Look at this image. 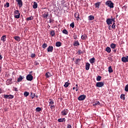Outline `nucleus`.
<instances>
[{
    "mask_svg": "<svg viewBox=\"0 0 128 128\" xmlns=\"http://www.w3.org/2000/svg\"><path fill=\"white\" fill-rule=\"evenodd\" d=\"M112 22H116V18H108L106 20V22L107 24H108V26L112 24Z\"/></svg>",
    "mask_w": 128,
    "mask_h": 128,
    "instance_id": "nucleus-1",
    "label": "nucleus"
},
{
    "mask_svg": "<svg viewBox=\"0 0 128 128\" xmlns=\"http://www.w3.org/2000/svg\"><path fill=\"white\" fill-rule=\"evenodd\" d=\"M106 6H108L110 8H114V4L110 0H108L106 2Z\"/></svg>",
    "mask_w": 128,
    "mask_h": 128,
    "instance_id": "nucleus-2",
    "label": "nucleus"
},
{
    "mask_svg": "<svg viewBox=\"0 0 128 128\" xmlns=\"http://www.w3.org/2000/svg\"><path fill=\"white\" fill-rule=\"evenodd\" d=\"M48 102L50 104V106L51 110H52V108H56V106H54V100L52 99H49Z\"/></svg>",
    "mask_w": 128,
    "mask_h": 128,
    "instance_id": "nucleus-3",
    "label": "nucleus"
},
{
    "mask_svg": "<svg viewBox=\"0 0 128 128\" xmlns=\"http://www.w3.org/2000/svg\"><path fill=\"white\" fill-rule=\"evenodd\" d=\"M14 16L15 18H20V11L18 10H16L14 12Z\"/></svg>",
    "mask_w": 128,
    "mask_h": 128,
    "instance_id": "nucleus-4",
    "label": "nucleus"
},
{
    "mask_svg": "<svg viewBox=\"0 0 128 128\" xmlns=\"http://www.w3.org/2000/svg\"><path fill=\"white\" fill-rule=\"evenodd\" d=\"M26 80L29 82H32L34 80V76L32 74H28L26 76Z\"/></svg>",
    "mask_w": 128,
    "mask_h": 128,
    "instance_id": "nucleus-5",
    "label": "nucleus"
},
{
    "mask_svg": "<svg viewBox=\"0 0 128 128\" xmlns=\"http://www.w3.org/2000/svg\"><path fill=\"white\" fill-rule=\"evenodd\" d=\"M104 86V82H100L96 83V88H102Z\"/></svg>",
    "mask_w": 128,
    "mask_h": 128,
    "instance_id": "nucleus-6",
    "label": "nucleus"
},
{
    "mask_svg": "<svg viewBox=\"0 0 128 128\" xmlns=\"http://www.w3.org/2000/svg\"><path fill=\"white\" fill-rule=\"evenodd\" d=\"M68 114V109H64V110H62L61 112V114L62 116H66Z\"/></svg>",
    "mask_w": 128,
    "mask_h": 128,
    "instance_id": "nucleus-7",
    "label": "nucleus"
},
{
    "mask_svg": "<svg viewBox=\"0 0 128 128\" xmlns=\"http://www.w3.org/2000/svg\"><path fill=\"white\" fill-rule=\"evenodd\" d=\"M86 95L82 94L78 98V100H86Z\"/></svg>",
    "mask_w": 128,
    "mask_h": 128,
    "instance_id": "nucleus-8",
    "label": "nucleus"
},
{
    "mask_svg": "<svg viewBox=\"0 0 128 128\" xmlns=\"http://www.w3.org/2000/svg\"><path fill=\"white\" fill-rule=\"evenodd\" d=\"M12 84V78H8L6 81V86H10V84Z\"/></svg>",
    "mask_w": 128,
    "mask_h": 128,
    "instance_id": "nucleus-9",
    "label": "nucleus"
},
{
    "mask_svg": "<svg viewBox=\"0 0 128 128\" xmlns=\"http://www.w3.org/2000/svg\"><path fill=\"white\" fill-rule=\"evenodd\" d=\"M47 50L48 52H52L54 51V46H49L47 48Z\"/></svg>",
    "mask_w": 128,
    "mask_h": 128,
    "instance_id": "nucleus-10",
    "label": "nucleus"
},
{
    "mask_svg": "<svg viewBox=\"0 0 128 128\" xmlns=\"http://www.w3.org/2000/svg\"><path fill=\"white\" fill-rule=\"evenodd\" d=\"M122 61L123 62H128V56H124L122 58Z\"/></svg>",
    "mask_w": 128,
    "mask_h": 128,
    "instance_id": "nucleus-11",
    "label": "nucleus"
},
{
    "mask_svg": "<svg viewBox=\"0 0 128 128\" xmlns=\"http://www.w3.org/2000/svg\"><path fill=\"white\" fill-rule=\"evenodd\" d=\"M16 2H18V7L20 8L22 6V0H16Z\"/></svg>",
    "mask_w": 128,
    "mask_h": 128,
    "instance_id": "nucleus-12",
    "label": "nucleus"
},
{
    "mask_svg": "<svg viewBox=\"0 0 128 128\" xmlns=\"http://www.w3.org/2000/svg\"><path fill=\"white\" fill-rule=\"evenodd\" d=\"M24 78V76H20L19 78H18L17 80L18 82H22V80Z\"/></svg>",
    "mask_w": 128,
    "mask_h": 128,
    "instance_id": "nucleus-13",
    "label": "nucleus"
},
{
    "mask_svg": "<svg viewBox=\"0 0 128 128\" xmlns=\"http://www.w3.org/2000/svg\"><path fill=\"white\" fill-rule=\"evenodd\" d=\"M4 98H14V96L12 94L4 95Z\"/></svg>",
    "mask_w": 128,
    "mask_h": 128,
    "instance_id": "nucleus-14",
    "label": "nucleus"
},
{
    "mask_svg": "<svg viewBox=\"0 0 128 128\" xmlns=\"http://www.w3.org/2000/svg\"><path fill=\"white\" fill-rule=\"evenodd\" d=\"M74 16L76 18V20H80V14L78 12H76L74 14Z\"/></svg>",
    "mask_w": 128,
    "mask_h": 128,
    "instance_id": "nucleus-15",
    "label": "nucleus"
},
{
    "mask_svg": "<svg viewBox=\"0 0 128 128\" xmlns=\"http://www.w3.org/2000/svg\"><path fill=\"white\" fill-rule=\"evenodd\" d=\"M42 16L44 18H48V12H44V13L42 14Z\"/></svg>",
    "mask_w": 128,
    "mask_h": 128,
    "instance_id": "nucleus-16",
    "label": "nucleus"
},
{
    "mask_svg": "<svg viewBox=\"0 0 128 128\" xmlns=\"http://www.w3.org/2000/svg\"><path fill=\"white\" fill-rule=\"evenodd\" d=\"M100 2H98L94 4L96 8H100Z\"/></svg>",
    "mask_w": 128,
    "mask_h": 128,
    "instance_id": "nucleus-17",
    "label": "nucleus"
},
{
    "mask_svg": "<svg viewBox=\"0 0 128 128\" xmlns=\"http://www.w3.org/2000/svg\"><path fill=\"white\" fill-rule=\"evenodd\" d=\"M90 64L88 62L86 63V70H90Z\"/></svg>",
    "mask_w": 128,
    "mask_h": 128,
    "instance_id": "nucleus-18",
    "label": "nucleus"
},
{
    "mask_svg": "<svg viewBox=\"0 0 128 128\" xmlns=\"http://www.w3.org/2000/svg\"><path fill=\"white\" fill-rule=\"evenodd\" d=\"M58 122H66V118H59L58 120Z\"/></svg>",
    "mask_w": 128,
    "mask_h": 128,
    "instance_id": "nucleus-19",
    "label": "nucleus"
},
{
    "mask_svg": "<svg viewBox=\"0 0 128 128\" xmlns=\"http://www.w3.org/2000/svg\"><path fill=\"white\" fill-rule=\"evenodd\" d=\"M73 46H80V42H78V40L74 41Z\"/></svg>",
    "mask_w": 128,
    "mask_h": 128,
    "instance_id": "nucleus-20",
    "label": "nucleus"
},
{
    "mask_svg": "<svg viewBox=\"0 0 128 128\" xmlns=\"http://www.w3.org/2000/svg\"><path fill=\"white\" fill-rule=\"evenodd\" d=\"M6 36L4 35L2 36V37L1 38V40H2L3 42H6Z\"/></svg>",
    "mask_w": 128,
    "mask_h": 128,
    "instance_id": "nucleus-21",
    "label": "nucleus"
},
{
    "mask_svg": "<svg viewBox=\"0 0 128 128\" xmlns=\"http://www.w3.org/2000/svg\"><path fill=\"white\" fill-rule=\"evenodd\" d=\"M108 71L110 74H112V72H114V70H112V66H110L108 67Z\"/></svg>",
    "mask_w": 128,
    "mask_h": 128,
    "instance_id": "nucleus-22",
    "label": "nucleus"
},
{
    "mask_svg": "<svg viewBox=\"0 0 128 128\" xmlns=\"http://www.w3.org/2000/svg\"><path fill=\"white\" fill-rule=\"evenodd\" d=\"M88 18L89 20H94V16L90 15L88 16Z\"/></svg>",
    "mask_w": 128,
    "mask_h": 128,
    "instance_id": "nucleus-23",
    "label": "nucleus"
},
{
    "mask_svg": "<svg viewBox=\"0 0 128 128\" xmlns=\"http://www.w3.org/2000/svg\"><path fill=\"white\" fill-rule=\"evenodd\" d=\"M56 46L58 48H60V46H62V42H56Z\"/></svg>",
    "mask_w": 128,
    "mask_h": 128,
    "instance_id": "nucleus-24",
    "label": "nucleus"
},
{
    "mask_svg": "<svg viewBox=\"0 0 128 128\" xmlns=\"http://www.w3.org/2000/svg\"><path fill=\"white\" fill-rule=\"evenodd\" d=\"M50 34L52 36H56V32H54V30H52L50 32Z\"/></svg>",
    "mask_w": 128,
    "mask_h": 128,
    "instance_id": "nucleus-25",
    "label": "nucleus"
},
{
    "mask_svg": "<svg viewBox=\"0 0 128 128\" xmlns=\"http://www.w3.org/2000/svg\"><path fill=\"white\" fill-rule=\"evenodd\" d=\"M106 52H108V54L110 53V52H112V50L110 49V48L108 46L106 48Z\"/></svg>",
    "mask_w": 128,
    "mask_h": 128,
    "instance_id": "nucleus-26",
    "label": "nucleus"
},
{
    "mask_svg": "<svg viewBox=\"0 0 128 128\" xmlns=\"http://www.w3.org/2000/svg\"><path fill=\"white\" fill-rule=\"evenodd\" d=\"M45 76H46V78H48L52 76V74L50 73V72H47L46 73Z\"/></svg>",
    "mask_w": 128,
    "mask_h": 128,
    "instance_id": "nucleus-27",
    "label": "nucleus"
},
{
    "mask_svg": "<svg viewBox=\"0 0 128 128\" xmlns=\"http://www.w3.org/2000/svg\"><path fill=\"white\" fill-rule=\"evenodd\" d=\"M14 38L15 40H16L17 42H20V38L18 36H14Z\"/></svg>",
    "mask_w": 128,
    "mask_h": 128,
    "instance_id": "nucleus-28",
    "label": "nucleus"
},
{
    "mask_svg": "<svg viewBox=\"0 0 128 128\" xmlns=\"http://www.w3.org/2000/svg\"><path fill=\"white\" fill-rule=\"evenodd\" d=\"M96 62V58H92L90 59V64H94Z\"/></svg>",
    "mask_w": 128,
    "mask_h": 128,
    "instance_id": "nucleus-29",
    "label": "nucleus"
},
{
    "mask_svg": "<svg viewBox=\"0 0 128 128\" xmlns=\"http://www.w3.org/2000/svg\"><path fill=\"white\" fill-rule=\"evenodd\" d=\"M100 103L98 101H96L94 104L93 106H100Z\"/></svg>",
    "mask_w": 128,
    "mask_h": 128,
    "instance_id": "nucleus-30",
    "label": "nucleus"
},
{
    "mask_svg": "<svg viewBox=\"0 0 128 128\" xmlns=\"http://www.w3.org/2000/svg\"><path fill=\"white\" fill-rule=\"evenodd\" d=\"M33 8H38V3L36 2H34Z\"/></svg>",
    "mask_w": 128,
    "mask_h": 128,
    "instance_id": "nucleus-31",
    "label": "nucleus"
},
{
    "mask_svg": "<svg viewBox=\"0 0 128 128\" xmlns=\"http://www.w3.org/2000/svg\"><path fill=\"white\" fill-rule=\"evenodd\" d=\"M34 20V17L32 16H31L30 17L27 18H26V20H27V22H28V20Z\"/></svg>",
    "mask_w": 128,
    "mask_h": 128,
    "instance_id": "nucleus-32",
    "label": "nucleus"
},
{
    "mask_svg": "<svg viewBox=\"0 0 128 128\" xmlns=\"http://www.w3.org/2000/svg\"><path fill=\"white\" fill-rule=\"evenodd\" d=\"M110 46L112 48L114 49V48H116V44L112 43L110 44Z\"/></svg>",
    "mask_w": 128,
    "mask_h": 128,
    "instance_id": "nucleus-33",
    "label": "nucleus"
},
{
    "mask_svg": "<svg viewBox=\"0 0 128 128\" xmlns=\"http://www.w3.org/2000/svg\"><path fill=\"white\" fill-rule=\"evenodd\" d=\"M102 80V76H98L96 78L97 82H100Z\"/></svg>",
    "mask_w": 128,
    "mask_h": 128,
    "instance_id": "nucleus-34",
    "label": "nucleus"
},
{
    "mask_svg": "<svg viewBox=\"0 0 128 128\" xmlns=\"http://www.w3.org/2000/svg\"><path fill=\"white\" fill-rule=\"evenodd\" d=\"M62 32H63V34H68V32L66 29L63 30L62 31Z\"/></svg>",
    "mask_w": 128,
    "mask_h": 128,
    "instance_id": "nucleus-35",
    "label": "nucleus"
},
{
    "mask_svg": "<svg viewBox=\"0 0 128 128\" xmlns=\"http://www.w3.org/2000/svg\"><path fill=\"white\" fill-rule=\"evenodd\" d=\"M42 48H48V44H46V43H44L42 46Z\"/></svg>",
    "mask_w": 128,
    "mask_h": 128,
    "instance_id": "nucleus-36",
    "label": "nucleus"
},
{
    "mask_svg": "<svg viewBox=\"0 0 128 128\" xmlns=\"http://www.w3.org/2000/svg\"><path fill=\"white\" fill-rule=\"evenodd\" d=\"M30 94V93L28 92H25L24 94V96H28V95Z\"/></svg>",
    "mask_w": 128,
    "mask_h": 128,
    "instance_id": "nucleus-37",
    "label": "nucleus"
},
{
    "mask_svg": "<svg viewBox=\"0 0 128 128\" xmlns=\"http://www.w3.org/2000/svg\"><path fill=\"white\" fill-rule=\"evenodd\" d=\"M42 111V108L38 107L36 108V112H38Z\"/></svg>",
    "mask_w": 128,
    "mask_h": 128,
    "instance_id": "nucleus-38",
    "label": "nucleus"
},
{
    "mask_svg": "<svg viewBox=\"0 0 128 128\" xmlns=\"http://www.w3.org/2000/svg\"><path fill=\"white\" fill-rule=\"evenodd\" d=\"M73 38H74V40H76V38H78V35L76 34V33L74 34Z\"/></svg>",
    "mask_w": 128,
    "mask_h": 128,
    "instance_id": "nucleus-39",
    "label": "nucleus"
},
{
    "mask_svg": "<svg viewBox=\"0 0 128 128\" xmlns=\"http://www.w3.org/2000/svg\"><path fill=\"white\" fill-rule=\"evenodd\" d=\"M81 38L82 40H86V34L82 35Z\"/></svg>",
    "mask_w": 128,
    "mask_h": 128,
    "instance_id": "nucleus-40",
    "label": "nucleus"
},
{
    "mask_svg": "<svg viewBox=\"0 0 128 128\" xmlns=\"http://www.w3.org/2000/svg\"><path fill=\"white\" fill-rule=\"evenodd\" d=\"M70 26L72 28H74V22H72V24H70Z\"/></svg>",
    "mask_w": 128,
    "mask_h": 128,
    "instance_id": "nucleus-41",
    "label": "nucleus"
},
{
    "mask_svg": "<svg viewBox=\"0 0 128 128\" xmlns=\"http://www.w3.org/2000/svg\"><path fill=\"white\" fill-rule=\"evenodd\" d=\"M112 28L114 30H116V22H114L112 26Z\"/></svg>",
    "mask_w": 128,
    "mask_h": 128,
    "instance_id": "nucleus-42",
    "label": "nucleus"
},
{
    "mask_svg": "<svg viewBox=\"0 0 128 128\" xmlns=\"http://www.w3.org/2000/svg\"><path fill=\"white\" fill-rule=\"evenodd\" d=\"M30 96L32 97V98L33 99L34 96H36V94H32V92L30 94Z\"/></svg>",
    "mask_w": 128,
    "mask_h": 128,
    "instance_id": "nucleus-43",
    "label": "nucleus"
},
{
    "mask_svg": "<svg viewBox=\"0 0 128 128\" xmlns=\"http://www.w3.org/2000/svg\"><path fill=\"white\" fill-rule=\"evenodd\" d=\"M68 84H69L68 82H66L64 84V88H68Z\"/></svg>",
    "mask_w": 128,
    "mask_h": 128,
    "instance_id": "nucleus-44",
    "label": "nucleus"
},
{
    "mask_svg": "<svg viewBox=\"0 0 128 128\" xmlns=\"http://www.w3.org/2000/svg\"><path fill=\"white\" fill-rule=\"evenodd\" d=\"M78 54L80 55L82 54V50H79L78 52Z\"/></svg>",
    "mask_w": 128,
    "mask_h": 128,
    "instance_id": "nucleus-45",
    "label": "nucleus"
},
{
    "mask_svg": "<svg viewBox=\"0 0 128 128\" xmlns=\"http://www.w3.org/2000/svg\"><path fill=\"white\" fill-rule=\"evenodd\" d=\"M80 58L76 59V64H78V62H80Z\"/></svg>",
    "mask_w": 128,
    "mask_h": 128,
    "instance_id": "nucleus-46",
    "label": "nucleus"
},
{
    "mask_svg": "<svg viewBox=\"0 0 128 128\" xmlns=\"http://www.w3.org/2000/svg\"><path fill=\"white\" fill-rule=\"evenodd\" d=\"M120 98H122V100H124V98H125L124 94H121Z\"/></svg>",
    "mask_w": 128,
    "mask_h": 128,
    "instance_id": "nucleus-47",
    "label": "nucleus"
},
{
    "mask_svg": "<svg viewBox=\"0 0 128 128\" xmlns=\"http://www.w3.org/2000/svg\"><path fill=\"white\" fill-rule=\"evenodd\" d=\"M124 90H125V92H128V86L127 85L126 86Z\"/></svg>",
    "mask_w": 128,
    "mask_h": 128,
    "instance_id": "nucleus-48",
    "label": "nucleus"
},
{
    "mask_svg": "<svg viewBox=\"0 0 128 128\" xmlns=\"http://www.w3.org/2000/svg\"><path fill=\"white\" fill-rule=\"evenodd\" d=\"M6 8H10V3L8 2L6 3Z\"/></svg>",
    "mask_w": 128,
    "mask_h": 128,
    "instance_id": "nucleus-49",
    "label": "nucleus"
},
{
    "mask_svg": "<svg viewBox=\"0 0 128 128\" xmlns=\"http://www.w3.org/2000/svg\"><path fill=\"white\" fill-rule=\"evenodd\" d=\"M13 90H14L15 92H18V88L13 87Z\"/></svg>",
    "mask_w": 128,
    "mask_h": 128,
    "instance_id": "nucleus-50",
    "label": "nucleus"
},
{
    "mask_svg": "<svg viewBox=\"0 0 128 128\" xmlns=\"http://www.w3.org/2000/svg\"><path fill=\"white\" fill-rule=\"evenodd\" d=\"M36 54H31V58H35Z\"/></svg>",
    "mask_w": 128,
    "mask_h": 128,
    "instance_id": "nucleus-51",
    "label": "nucleus"
},
{
    "mask_svg": "<svg viewBox=\"0 0 128 128\" xmlns=\"http://www.w3.org/2000/svg\"><path fill=\"white\" fill-rule=\"evenodd\" d=\"M49 22L50 24H52V22H54V20H52V19H50V20H49Z\"/></svg>",
    "mask_w": 128,
    "mask_h": 128,
    "instance_id": "nucleus-52",
    "label": "nucleus"
},
{
    "mask_svg": "<svg viewBox=\"0 0 128 128\" xmlns=\"http://www.w3.org/2000/svg\"><path fill=\"white\" fill-rule=\"evenodd\" d=\"M67 128H72V125L70 124H68Z\"/></svg>",
    "mask_w": 128,
    "mask_h": 128,
    "instance_id": "nucleus-53",
    "label": "nucleus"
},
{
    "mask_svg": "<svg viewBox=\"0 0 128 128\" xmlns=\"http://www.w3.org/2000/svg\"><path fill=\"white\" fill-rule=\"evenodd\" d=\"M108 30H112V26L109 25Z\"/></svg>",
    "mask_w": 128,
    "mask_h": 128,
    "instance_id": "nucleus-54",
    "label": "nucleus"
},
{
    "mask_svg": "<svg viewBox=\"0 0 128 128\" xmlns=\"http://www.w3.org/2000/svg\"><path fill=\"white\" fill-rule=\"evenodd\" d=\"M2 56L0 54V60H2Z\"/></svg>",
    "mask_w": 128,
    "mask_h": 128,
    "instance_id": "nucleus-55",
    "label": "nucleus"
},
{
    "mask_svg": "<svg viewBox=\"0 0 128 128\" xmlns=\"http://www.w3.org/2000/svg\"><path fill=\"white\" fill-rule=\"evenodd\" d=\"M76 92H78V87H76Z\"/></svg>",
    "mask_w": 128,
    "mask_h": 128,
    "instance_id": "nucleus-56",
    "label": "nucleus"
},
{
    "mask_svg": "<svg viewBox=\"0 0 128 128\" xmlns=\"http://www.w3.org/2000/svg\"><path fill=\"white\" fill-rule=\"evenodd\" d=\"M2 88H0V94H2Z\"/></svg>",
    "mask_w": 128,
    "mask_h": 128,
    "instance_id": "nucleus-57",
    "label": "nucleus"
},
{
    "mask_svg": "<svg viewBox=\"0 0 128 128\" xmlns=\"http://www.w3.org/2000/svg\"><path fill=\"white\" fill-rule=\"evenodd\" d=\"M2 72V66H0V72Z\"/></svg>",
    "mask_w": 128,
    "mask_h": 128,
    "instance_id": "nucleus-58",
    "label": "nucleus"
},
{
    "mask_svg": "<svg viewBox=\"0 0 128 128\" xmlns=\"http://www.w3.org/2000/svg\"><path fill=\"white\" fill-rule=\"evenodd\" d=\"M76 88H78V84H76Z\"/></svg>",
    "mask_w": 128,
    "mask_h": 128,
    "instance_id": "nucleus-59",
    "label": "nucleus"
},
{
    "mask_svg": "<svg viewBox=\"0 0 128 128\" xmlns=\"http://www.w3.org/2000/svg\"><path fill=\"white\" fill-rule=\"evenodd\" d=\"M114 52H116V50H114Z\"/></svg>",
    "mask_w": 128,
    "mask_h": 128,
    "instance_id": "nucleus-60",
    "label": "nucleus"
},
{
    "mask_svg": "<svg viewBox=\"0 0 128 128\" xmlns=\"http://www.w3.org/2000/svg\"><path fill=\"white\" fill-rule=\"evenodd\" d=\"M76 87L73 88V90H76Z\"/></svg>",
    "mask_w": 128,
    "mask_h": 128,
    "instance_id": "nucleus-61",
    "label": "nucleus"
},
{
    "mask_svg": "<svg viewBox=\"0 0 128 128\" xmlns=\"http://www.w3.org/2000/svg\"><path fill=\"white\" fill-rule=\"evenodd\" d=\"M72 60H74V58H73Z\"/></svg>",
    "mask_w": 128,
    "mask_h": 128,
    "instance_id": "nucleus-62",
    "label": "nucleus"
},
{
    "mask_svg": "<svg viewBox=\"0 0 128 128\" xmlns=\"http://www.w3.org/2000/svg\"><path fill=\"white\" fill-rule=\"evenodd\" d=\"M4 6H6V4H4Z\"/></svg>",
    "mask_w": 128,
    "mask_h": 128,
    "instance_id": "nucleus-63",
    "label": "nucleus"
}]
</instances>
